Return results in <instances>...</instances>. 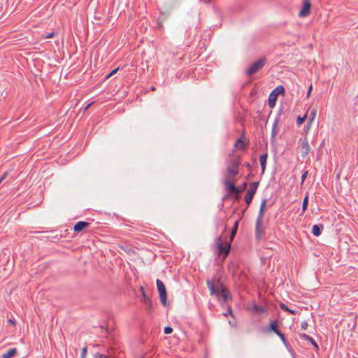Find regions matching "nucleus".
Instances as JSON below:
<instances>
[{"label": "nucleus", "instance_id": "nucleus-1", "mask_svg": "<svg viewBox=\"0 0 358 358\" xmlns=\"http://www.w3.org/2000/svg\"><path fill=\"white\" fill-rule=\"evenodd\" d=\"M206 284L210 294L215 296L218 299L222 298L223 303H227L229 299H231L229 290L221 282L220 279L215 278L207 279Z\"/></svg>", "mask_w": 358, "mask_h": 358}, {"label": "nucleus", "instance_id": "nucleus-2", "mask_svg": "<svg viewBox=\"0 0 358 358\" xmlns=\"http://www.w3.org/2000/svg\"><path fill=\"white\" fill-rule=\"evenodd\" d=\"M266 199H264L261 202L260 209L255 223V238L259 241L265 237V229L262 224L264 215V208L266 204Z\"/></svg>", "mask_w": 358, "mask_h": 358}, {"label": "nucleus", "instance_id": "nucleus-3", "mask_svg": "<svg viewBox=\"0 0 358 358\" xmlns=\"http://www.w3.org/2000/svg\"><path fill=\"white\" fill-rule=\"evenodd\" d=\"M215 243L218 249L219 255H222L224 259L230 252L231 243L229 241H226L224 243V241L222 240V235L216 238Z\"/></svg>", "mask_w": 358, "mask_h": 358}, {"label": "nucleus", "instance_id": "nucleus-4", "mask_svg": "<svg viewBox=\"0 0 358 358\" xmlns=\"http://www.w3.org/2000/svg\"><path fill=\"white\" fill-rule=\"evenodd\" d=\"M248 186V183L244 182L240 187H236L234 182H228V188L226 190L229 194L236 195V199L239 198V195L243 192Z\"/></svg>", "mask_w": 358, "mask_h": 358}, {"label": "nucleus", "instance_id": "nucleus-5", "mask_svg": "<svg viewBox=\"0 0 358 358\" xmlns=\"http://www.w3.org/2000/svg\"><path fill=\"white\" fill-rule=\"evenodd\" d=\"M266 59L265 57H262L253 64H252L250 67L247 69V75L252 76L259 71H260L266 64Z\"/></svg>", "mask_w": 358, "mask_h": 358}, {"label": "nucleus", "instance_id": "nucleus-6", "mask_svg": "<svg viewBox=\"0 0 358 358\" xmlns=\"http://www.w3.org/2000/svg\"><path fill=\"white\" fill-rule=\"evenodd\" d=\"M156 284H157V290L159 294V298H160L161 303H162V305L164 306H166L167 304V292H166L165 285H164V282L159 279L157 280Z\"/></svg>", "mask_w": 358, "mask_h": 358}, {"label": "nucleus", "instance_id": "nucleus-7", "mask_svg": "<svg viewBox=\"0 0 358 358\" xmlns=\"http://www.w3.org/2000/svg\"><path fill=\"white\" fill-rule=\"evenodd\" d=\"M238 173L239 171L238 170L232 169L231 168H227L224 180V185L225 189L228 188V182L235 183V178L238 174Z\"/></svg>", "mask_w": 358, "mask_h": 358}, {"label": "nucleus", "instance_id": "nucleus-8", "mask_svg": "<svg viewBox=\"0 0 358 358\" xmlns=\"http://www.w3.org/2000/svg\"><path fill=\"white\" fill-rule=\"evenodd\" d=\"M259 185V182H253L250 183V188L248 189L246 194L245 196V201L248 206H249L251 203Z\"/></svg>", "mask_w": 358, "mask_h": 358}, {"label": "nucleus", "instance_id": "nucleus-9", "mask_svg": "<svg viewBox=\"0 0 358 358\" xmlns=\"http://www.w3.org/2000/svg\"><path fill=\"white\" fill-rule=\"evenodd\" d=\"M299 148L301 152V155L303 158H305L308 156L310 148L306 138H301L299 141Z\"/></svg>", "mask_w": 358, "mask_h": 358}, {"label": "nucleus", "instance_id": "nucleus-10", "mask_svg": "<svg viewBox=\"0 0 358 358\" xmlns=\"http://www.w3.org/2000/svg\"><path fill=\"white\" fill-rule=\"evenodd\" d=\"M285 91H272L268 99V104L271 108H273L276 105V101L280 94L285 95Z\"/></svg>", "mask_w": 358, "mask_h": 358}, {"label": "nucleus", "instance_id": "nucleus-11", "mask_svg": "<svg viewBox=\"0 0 358 358\" xmlns=\"http://www.w3.org/2000/svg\"><path fill=\"white\" fill-rule=\"evenodd\" d=\"M241 164V157L239 155L232 156L228 162L227 168L239 171V166Z\"/></svg>", "mask_w": 358, "mask_h": 358}, {"label": "nucleus", "instance_id": "nucleus-12", "mask_svg": "<svg viewBox=\"0 0 358 358\" xmlns=\"http://www.w3.org/2000/svg\"><path fill=\"white\" fill-rule=\"evenodd\" d=\"M311 3L310 0H303V8L299 13L301 17H305L310 13Z\"/></svg>", "mask_w": 358, "mask_h": 358}, {"label": "nucleus", "instance_id": "nucleus-13", "mask_svg": "<svg viewBox=\"0 0 358 358\" xmlns=\"http://www.w3.org/2000/svg\"><path fill=\"white\" fill-rule=\"evenodd\" d=\"M141 290L142 292V296H143V302L145 304V308L148 312H151L152 310V304L151 299L150 297L146 294L144 288L143 287H141Z\"/></svg>", "mask_w": 358, "mask_h": 358}, {"label": "nucleus", "instance_id": "nucleus-14", "mask_svg": "<svg viewBox=\"0 0 358 358\" xmlns=\"http://www.w3.org/2000/svg\"><path fill=\"white\" fill-rule=\"evenodd\" d=\"M244 136L238 138L234 143V147L238 149H245L249 144L248 139H244Z\"/></svg>", "mask_w": 358, "mask_h": 358}, {"label": "nucleus", "instance_id": "nucleus-15", "mask_svg": "<svg viewBox=\"0 0 358 358\" xmlns=\"http://www.w3.org/2000/svg\"><path fill=\"white\" fill-rule=\"evenodd\" d=\"M280 323L278 320L272 321L269 324V327L267 329L264 330V332L269 333L271 331L274 332L275 334H278L280 330L279 328Z\"/></svg>", "mask_w": 358, "mask_h": 358}, {"label": "nucleus", "instance_id": "nucleus-16", "mask_svg": "<svg viewBox=\"0 0 358 358\" xmlns=\"http://www.w3.org/2000/svg\"><path fill=\"white\" fill-rule=\"evenodd\" d=\"M90 223L85 221L78 222L73 227L75 232H80L90 226Z\"/></svg>", "mask_w": 358, "mask_h": 358}, {"label": "nucleus", "instance_id": "nucleus-17", "mask_svg": "<svg viewBox=\"0 0 358 358\" xmlns=\"http://www.w3.org/2000/svg\"><path fill=\"white\" fill-rule=\"evenodd\" d=\"M299 336L301 339L309 341L317 350L319 349V346H318L317 343L311 336H310L306 334H301L299 335Z\"/></svg>", "mask_w": 358, "mask_h": 358}, {"label": "nucleus", "instance_id": "nucleus-18", "mask_svg": "<svg viewBox=\"0 0 358 358\" xmlns=\"http://www.w3.org/2000/svg\"><path fill=\"white\" fill-rule=\"evenodd\" d=\"M324 229V226L322 224H315L313 226L312 228V233L315 236H319Z\"/></svg>", "mask_w": 358, "mask_h": 358}, {"label": "nucleus", "instance_id": "nucleus-19", "mask_svg": "<svg viewBox=\"0 0 358 358\" xmlns=\"http://www.w3.org/2000/svg\"><path fill=\"white\" fill-rule=\"evenodd\" d=\"M238 224H239V221L238 220H236L235 221L234 224V226L231 230V233H230V236H229V239L228 241L232 243V241H234V238L237 233V230H238Z\"/></svg>", "mask_w": 358, "mask_h": 358}, {"label": "nucleus", "instance_id": "nucleus-20", "mask_svg": "<svg viewBox=\"0 0 358 358\" xmlns=\"http://www.w3.org/2000/svg\"><path fill=\"white\" fill-rule=\"evenodd\" d=\"M268 157V153L266 152L263 155H262L259 157V161L261 164L262 167V173H264L265 169H266V160Z\"/></svg>", "mask_w": 358, "mask_h": 358}, {"label": "nucleus", "instance_id": "nucleus-21", "mask_svg": "<svg viewBox=\"0 0 358 358\" xmlns=\"http://www.w3.org/2000/svg\"><path fill=\"white\" fill-rule=\"evenodd\" d=\"M252 310L255 313H264L266 312V309L262 306H259L256 303H254L252 306Z\"/></svg>", "mask_w": 358, "mask_h": 358}, {"label": "nucleus", "instance_id": "nucleus-22", "mask_svg": "<svg viewBox=\"0 0 358 358\" xmlns=\"http://www.w3.org/2000/svg\"><path fill=\"white\" fill-rule=\"evenodd\" d=\"M316 113H317V109H313V110L310 112V115H309V117H308V122H307V129H309L313 121L315 120V116H316Z\"/></svg>", "mask_w": 358, "mask_h": 358}, {"label": "nucleus", "instance_id": "nucleus-23", "mask_svg": "<svg viewBox=\"0 0 358 358\" xmlns=\"http://www.w3.org/2000/svg\"><path fill=\"white\" fill-rule=\"evenodd\" d=\"M17 353L16 348H11L8 350L6 353L2 355V358H12Z\"/></svg>", "mask_w": 358, "mask_h": 358}, {"label": "nucleus", "instance_id": "nucleus-24", "mask_svg": "<svg viewBox=\"0 0 358 358\" xmlns=\"http://www.w3.org/2000/svg\"><path fill=\"white\" fill-rule=\"evenodd\" d=\"M308 205V194H306L303 199V204H302V212L303 213L307 210Z\"/></svg>", "mask_w": 358, "mask_h": 358}, {"label": "nucleus", "instance_id": "nucleus-25", "mask_svg": "<svg viewBox=\"0 0 358 358\" xmlns=\"http://www.w3.org/2000/svg\"><path fill=\"white\" fill-rule=\"evenodd\" d=\"M280 308H281L282 310H285V311H286V312H288V313H292V314H294V310H292L289 309V308H288V306H287L285 304H284V303H280Z\"/></svg>", "mask_w": 358, "mask_h": 358}, {"label": "nucleus", "instance_id": "nucleus-26", "mask_svg": "<svg viewBox=\"0 0 358 358\" xmlns=\"http://www.w3.org/2000/svg\"><path fill=\"white\" fill-rule=\"evenodd\" d=\"M306 118H307V114H305L303 117L298 116L296 118L297 124L300 125L302 123H303Z\"/></svg>", "mask_w": 358, "mask_h": 358}, {"label": "nucleus", "instance_id": "nucleus-27", "mask_svg": "<svg viewBox=\"0 0 358 358\" xmlns=\"http://www.w3.org/2000/svg\"><path fill=\"white\" fill-rule=\"evenodd\" d=\"M228 315H230V316L232 317H234V313H233L232 310H231V308L230 306L228 307L227 312L224 313V315L225 317H227Z\"/></svg>", "mask_w": 358, "mask_h": 358}, {"label": "nucleus", "instance_id": "nucleus-28", "mask_svg": "<svg viewBox=\"0 0 358 358\" xmlns=\"http://www.w3.org/2000/svg\"><path fill=\"white\" fill-rule=\"evenodd\" d=\"M87 347H84L82 349V352H81V355H80V358H85L86 356H87Z\"/></svg>", "mask_w": 358, "mask_h": 358}, {"label": "nucleus", "instance_id": "nucleus-29", "mask_svg": "<svg viewBox=\"0 0 358 358\" xmlns=\"http://www.w3.org/2000/svg\"><path fill=\"white\" fill-rule=\"evenodd\" d=\"M164 334H171L173 332V328L168 326V327H166L164 328Z\"/></svg>", "mask_w": 358, "mask_h": 358}, {"label": "nucleus", "instance_id": "nucleus-30", "mask_svg": "<svg viewBox=\"0 0 358 358\" xmlns=\"http://www.w3.org/2000/svg\"><path fill=\"white\" fill-rule=\"evenodd\" d=\"M281 339V341L285 343H286V338H285V335L280 331L278 332V334H276Z\"/></svg>", "mask_w": 358, "mask_h": 358}, {"label": "nucleus", "instance_id": "nucleus-31", "mask_svg": "<svg viewBox=\"0 0 358 358\" xmlns=\"http://www.w3.org/2000/svg\"><path fill=\"white\" fill-rule=\"evenodd\" d=\"M308 174V171H305L301 176V184L303 183Z\"/></svg>", "mask_w": 358, "mask_h": 358}, {"label": "nucleus", "instance_id": "nucleus-32", "mask_svg": "<svg viewBox=\"0 0 358 358\" xmlns=\"http://www.w3.org/2000/svg\"><path fill=\"white\" fill-rule=\"evenodd\" d=\"M119 70V67L115 69L114 70H113L109 74H108L106 77V78H108L109 77L112 76L113 75H114L115 73H116L117 72V71Z\"/></svg>", "mask_w": 358, "mask_h": 358}, {"label": "nucleus", "instance_id": "nucleus-33", "mask_svg": "<svg viewBox=\"0 0 358 358\" xmlns=\"http://www.w3.org/2000/svg\"><path fill=\"white\" fill-rule=\"evenodd\" d=\"M308 327V324L306 321H303L301 324V327L302 329H306Z\"/></svg>", "mask_w": 358, "mask_h": 358}, {"label": "nucleus", "instance_id": "nucleus-34", "mask_svg": "<svg viewBox=\"0 0 358 358\" xmlns=\"http://www.w3.org/2000/svg\"><path fill=\"white\" fill-rule=\"evenodd\" d=\"M94 357H99V358H108V357L107 355H103V354H101L99 352L96 353Z\"/></svg>", "mask_w": 358, "mask_h": 358}, {"label": "nucleus", "instance_id": "nucleus-35", "mask_svg": "<svg viewBox=\"0 0 358 358\" xmlns=\"http://www.w3.org/2000/svg\"><path fill=\"white\" fill-rule=\"evenodd\" d=\"M54 35H55V32H54V31H52V32H50V33L48 34H47L46 36H45L43 38H50L53 37V36H54Z\"/></svg>", "mask_w": 358, "mask_h": 358}, {"label": "nucleus", "instance_id": "nucleus-36", "mask_svg": "<svg viewBox=\"0 0 358 358\" xmlns=\"http://www.w3.org/2000/svg\"><path fill=\"white\" fill-rule=\"evenodd\" d=\"M276 125H277V122H275L274 124H273V129H272V135L273 136H275V127H276Z\"/></svg>", "mask_w": 358, "mask_h": 358}, {"label": "nucleus", "instance_id": "nucleus-37", "mask_svg": "<svg viewBox=\"0 0 358 358\" xmlns=\"http://www.w3.org/2000/svg\"><path fill=\"white\" fill-rule=\"evenodd\" d=\"M274 90H285V87L282 85H279L276 87Z\"/></svg>", "mask_w": 358, "mask_h": 358}, {"label": "nucleus", "instance_id": "nucleus-38", "mask_svg": "<svg viewBox=\"0 0 358 358\" xmlns=\"http://www.w3.org/2000/svg\"><path fill=\"white\" fill-rule=\"evenodd\" d=\"M245 166L248 168V169H251V165L249 162L245 163Z\"/></svg>", "mask_w": 358, "mask_h": 358}, {"label": "nucleus", "instance_id": "nucleus-39", "mask_svg": "<svg viewBox=\"0 0 358 358\" xmlns=\"http://www.w3.org/2000/svg\"><path fill=\"white\" fill-rule=\"evenodd\" d=\"M8 322L9 323H10V324H13V325H15V321H14V320H11V319H9V320H8Z\"/></svg>", "mask_w": 358, "mask_h": 358}, {"label": "nucleus", "instance_id": "nucleus-40", "mask_svg": "<svg viewBox=\"0 0 358 358\" xmlns=\"http://www.w3.org/2000/svg\"><path fill=\"white\" fill-rule=\"evenodd\" d=\"M93 103V102H91L90 103H89L85 108V110H87V108H89L90 107V106Z\"/></svg>", "mask_w": 358, "mask_h": 358}, {"label": "nucleus", "instance_id": "nucleus-41", "mask_svg": "<svg viewBox=\"0 0 358 358\" xmlns=\"http://www.w3.org/2000/svg\"><path fill=\"white\" fill-rule=\"evenodd\" d=\"M312 91H308V93H307V97H309L310 96V93H311Z\"/></svg>", "mask_w": 358, "mask_h": 358}, {"label": "nucleus", "instance_id": "nucleus-42", "mask_svg": "<svg viewBox=\"0 0 358 358\" xmlns=\"http://www.w3.org/2000/svg\"><path fill=\"white\" fill-rule=\"evenodd\" d=\"M227 231V225L224 227V229L222 231V234Z\"/></svg>", "mask_w": 358, "mask_h": 358}, {"label": "nucleus", "instance_id": "nucleus-43", "mask_svg": "<svg viewBox=\"0 0 358 358\" xmlns=\"http://www.w3.org/2000/svg\"><path fill=\"white\" fill-rule=\"evenodd\" d=\"M308 90H313V86H312V85H310L309 86V87H308Z\"/></svg>", "mask_w": 358, "mask_h": 358}, {"label": "nucleus", "instance_id": "nucleus-44", "mask_svg": "<svg viewBox=\"0 0 358 358\" xmlns=\"http://www.w3.org/2000/svg\"><path fill=\"white\" fill-rule=\"evenodd\" d=\"M150 90H156V88L152 86V87H151Z\"/></svg>", "mask_w": 358, "mask_h": 358}, {"label": "nucleus", "instance_id": "nucleus-45", "mask_svg": "<svg viewBox=\"0 0 358 358\" xmlns=\"http://www.w3.org/2000/svg\"><path fill=\"white\" fill-rule=\"evenodd\" d=\"M250 176H251V174L248 175L247 178H248Z\"/></svg>", "mask_w": 358, "mask_h": 358}, {"label": "nucleus", "instance_id": "nucleus-46", "mask_svg": "<svg viewBox=\"0 0 358 358\" xmlns=\"http://www.w3.org/2000/svg\"><path fill=\"white\" fill-rule=\"evenodd\" d=\"M250 176H251V174L248 175L247 178H248Z\"/></svg>", "mask_w": 358, "mask_h": 358}, {"label": "nucleus", "instance_id": "nucleus-47", "mask_svg": "<svg viewBox=\"0 0 358 358\" xmlns=\"http://www.w3.org/2000/svg\"><path fill=\"white\" fill-rule=\"evenodd\" d=\"M141 358H144V357H141Z\"/></svg>", "mask_w": 358, "mask_h": 358}, {"label": "nucleus", "instance_id": "nucleus-48", "mask_svg": "<svg viewBox=\"0 0 358 358\" xmlns=\"http://www.w3.org/2000/svg\"><path fill=\"white\" fill-rule=\"evenodd\" d=\"M206 358H207V357H206Z\"/></svg>", "mask_w": 358, "mask_h": 358}]
</instances>
